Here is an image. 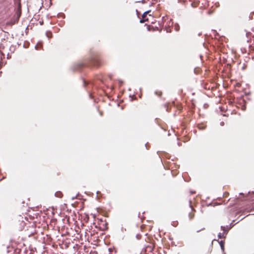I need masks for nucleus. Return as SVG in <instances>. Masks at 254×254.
Segmentation results:
<instances>
[{
    "label": "nucleus",
    "mask_w": 254,
    "mask_h": 254,
    "mask_svg": "<svg viewBox=\"0 0 254 254\" xmlns=\"http://www.w3.org/2000/svg\"><path fill=\"white\" fill-rule=\"evenodd\" d=\"M201 35V33H199L198 35L200 36Z\"/></svg>",
    "instance_id": "f8f14e48"
},
{
    "label": "nucleus",
    "mask_w": 254,
    "mask_h": 254,
    "mask_svg": "<svg viewBox=\"0 0 254 254\" xmlns=\"http://www.w3.org/2000/svg\"><path fill=\"white\" fill-rule=\"evenodd\" d=\"M190 208H191V212L189 213V217L190 218V219L191 220L193 218L194 214L193 212L194 210L191 206H190Z\"/></svg>",
    "instance_id": "f03ea898"
},
{
    "label": "nucleus",
    "mask_w": 254,
    "mask_h": 254,
    "mask_svg": "<svg viewBox=\"0 0 254 254\" xmlns=\"http://www.w3.org/2000/svg\"><path fill=\"white\" fill-rule=\"evenodd\" d=\"M147 20H148L147 19H146V18L143 19V18L142 17V19L140 20V22L142 23H144L145 21H147Z\"/></svg>",
    "instance_id": "0eeeda50"
},
{
    "label": "nucleus",
    "mask_w": 254,
    "mask_h": 254,
    "mask_svg": "<svg viewBox=\"0 0 254 254\" xmlns=\"http://www.w3.org/2000/svg\"><path fill=\"white\" fill-rule=\"evenodd\" d=\"M221 230L223 231L222 233L226 236L228 232L231 229V227H229L228 226H227L226 227L221 226Z\"/></svg>",
    "instance_id": "f257e3e1"
},
{
    "label": "nucleus",
    "mask_w": 254,
    "mask_h": 254,
    "mask_svg": "<svg viewBox=\"0 0 254 254\" xmlns=\"http://www.w3.org/2000/svg\"><path fill=\"white\" fill-rule=\"evenodd\" d=\"M177 223H176V222H174V223L172 224L173 226H176V224H177Z\"/></svg>",
    "instance_id": "1a4fd4ad"
},
{
    "label": "nucleus",
    "mask_w": 254,
    "mask_h": 254,
    "mask_svg": "<svg viewBox=\"0 0 254 254\" xmlns=\"http://www.w3.org/2000/svg\"><path fill=\"white\" fill-rule=\"evenodd\" d=\"M219 244L221 247V249L223 252L224 251V242L223 241H220L219 242Z\"/></svg>",
    "instance_id": "7ed1b4c3"
},
{
    "label": "nucleus",
    "mask_w": 254,
    "mask_h": 254,
    "mask_svg": "<svg viewBox=\"0 0 254 254\" xmlns=\"http://www.w3.org/2000/svg\"><path fill=\"white\" fill-rule=\"evenodd\" d=\"M199 231H200V230H197V232H199Z\"/></svg>",
    "instance_id": "ddd939ff"
},
{
    "label": "nucleus",
    "mask_w": 254,
    "mask_h": 254,
    "mask_svg": "<svg viewBox=\"0 0 254 254\" xmlns=\"http://www.w3.org/2000/svg\"><path fill=\"white\" fill-rule=\"evenodd\" d=\"M55 195H56V196H57L58 197L61 198V197H62L63 194H62V193L61 192L58 191V192H56L55 193Z\"/></svg>",
    "instance_id": "20e7f679"
},
{
    "label": "nucleus",
    "mask_w": 254,
    "mask_h": 254,
    "mask_svg": "<svg viewBox=\"0 0 254 254\" xmlns=\"http://www.w3.org/2000/svg\"><path fill=\"white\" fill-rule=\"evenodd\" d=\"M38 45H36V46H35V48H36V49H38Z\"/></svg>",
    "instance_id": "9b49d317"
},
{
    "label": "nucleus",
    "mask_w": 254,
    "mask_h": 254,
    "mask_svg": "<svg viewBox=\"0 0 254 254\" xmlns=\"http://www.w3.org/2000/svg\"><path fill=\"white\" fill-rule=\"evenodd\" d=\"M224 122H221V126H223V125H224Z\"/></svg>",
    "instance_id": "9d476101"
},
{
    "label": "nucleus",
    "mask_w": 254,
    "mask_h": 254,
    "mask_svg": "<svg viewBox=\"0 0 254 254\" xmlns=\"http://www.w3.org/2000/svg\"><path fill=\"white\" fill-rule=\"evenodd\" d=\"M150 11H151L150 10H148V11L144 12L142 16V17L143 18V19L146 18V16L147 14L148 13H149V12H150Z\"/></svg>",
    "instance_id": "39448f33"
},
{
    "label": "nucleus",
    "mask_w": 254,
    "mask_h": 254,
    "mask_svg": "<svg viewBox=\"0 0 254 254\" xmlns=\"http://www.w3.org/2000/svg\"><path fill=\"white\" fill-rule=\"evenodd\" d=\"M218 237L219 239H221L225 238L226 236L223 233H219L218 235Z\"/></svg>",
    "instance_id": "423d86ee"
},
{
    "label": "nucleus",
    "mask_w": 254,
    "mask_h": 254,
    "mask_svg": "<svg viewBox=\"0 0 254 254\" xmlns=\"http://www.w3.org/2000/svg\"><path fill=\"white\" fill-rule=\"evenodd\" d=\"M250 19H253V16H252V14H251L250 16Z\"/></svg>",
    "instance_id": "6e6552de"
}]
</instances>
